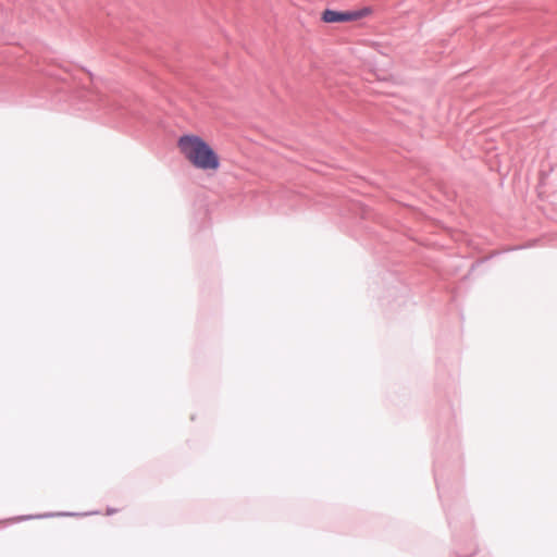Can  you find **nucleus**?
<instances>
[{
    "instance_id": "obj_1",
    "label": "nucleus",
    "mask_w": 557,
    "mask_h": 557,
    "mask_svg": "<svg viewBox=\"0 0 557 557\" xmlns=\"http://www.w3.org/2000/svg\"><path fill=\"white\" fill-rule=\"evenodd\" d=\"M177 148L183 157L196 169L218 171L220 158L214 149L200 136L186 134L178 138Z\"/></svg>"
},
{
    "instance_id": "obj_2",
    "label": "nucleus",
    "mask_w": 557,
    "mask_h": 557,
    "mask_svg": "<svg viewBox=\"0 0 557 557\" xmlns=\"http://www.w3.org/2000/svg\"><path fill=\"white\" fill-rule=\"evenodd\" d=\"M370 10L364 9L362 11H352V12H338L333 10H325L322 14V20L325 23H339L347 21H355L369 14Z\"/></svg>"
}]
</instances>
